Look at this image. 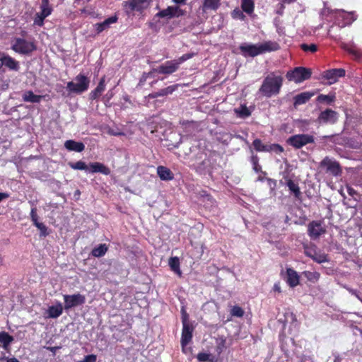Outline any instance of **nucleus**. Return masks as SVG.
<instances>
[{
	"label": "nucleus",
	"mask_w": 362,
	"mask_h": 362,
	"mask_svg": "<svg viewBox=\"0 0 362 362\" xmlns=\"http://www.w3.org/2000/svg\"><path fill=\"white\" fill-rule=\"evenodd\" d=\"M278 43L272 41L259 44L243 43L240 45V49L244 57H254L259 54L279 49Z\"/></svg>",
	"instance_id": "f257e3e1"
},
{
	"label": "nucleus",
	"mask_w": 362,
	"mask_h": 362,
	"mask_svg": "<svg viewBox=\"0 0 362 362\" xmlns=\"http://www.w3.org/2000/svg\"><path fill=\"white\" fill-rule=\"evenodd\" d=\"M282 84L283 78L272 73L264 79L259 91L264 96L271 98L279 93Z\"/></svg>",
	"instance_id": "f03ea898"
},
{
	"label": "nucleus",
	"mask_w": 362,
	"mask_h": 362,
	"mask_svg": "<svg viewBox=\"0 0 362 362\" xmlns=\"http://www.w3.org/2000/svg\"><path fill=\"white\" fill-rule=\"evenodd\" d=\"M11 49L16 53L28 55L36 50L37 47L33 40L22 37H15L11 41Z\"/></svg>",
	"instance_id": "7ed1b4c3"
},
{
	"label": "nucleus",
	"mask_w": 362,
	"mask_h": 362,
	"mask_svg": "<svg viewBox=\"0 0 362 362\" xmlns=\"http://www.w3.org/2000/svg\"><path fill=\"white\" fill-rule=\"evenodd\" d=\"M90 80L83 74L77 75L74 81L67 83L66 88L71 93L77 94L86 91L89 87Z\"/></svg>",
	"instance_id": "20e7f679"
},
{
	"label": "nucleus",
	"mask_w": 362,
	"mask_h": 362,
	"mask_svg": "<svg viewBox=\"0 0 362 362\" xmlns=\"http://www.w3.org/2000/svg\"><path fill=\"white\" fill-rule=\"evenodd\" d=\"M356 19V16L354 12L348 13L344 10H335L334 11V23L341 28L350 25Z\"/></svg>",
	"instance_id": "39448f33"
},
{
	"label": "nucleus",
	"mask_w": 362,
	"mask_h": 362,
	"mask_svg": "<svg viewBox=\"0 0 362 362\" xmlns=\"http://www.w3.org/2000/svg\"><path fill=\"white\" fill-rule=\"evenodd\" d=\"M310 76L311 71L304 67H296L286 74V77L289 81H293L296 83H300L307 80Z\"/></svg>",
	"instance_id": "423d86ee"
},
{
	"label": "nucleus",
	"mask_w": 362,
	"mask_h": 362,
	"mask_svg": "<svg viewBox=\"0 0 362 362\" xmlns=\"http://www.w3.org/2000/svg\"><path fill=\"white\" fill-rule=\"evenodd\" d=\"M320 167L327 173H329L334 176L341 174V168L339 163L334 159L329 157H325L320 164Z\"/></svg>",
	"instance_id": "0eeeda50"
},
{
	"label": "nucleus",
	"mask_w": 362,
	"mask_h": 362,
	"mask_svg": "<svg viewBox=\"0 0 362 362\" xmlns=\"http://www.w3.org/2000/svg\"><path fill=\"white\" fill-rule=\"evenodd\" d=\"M315 141L314 136L310 134H296L288 138V143L296 148H300L308 144H312Z\"/></svg>",
	"instance_id": "6e6552de"
},
{
	"label": "nucleus",
	"mask_w": 362,
	"mask_h": 362,
	"mask_svg": "<svg viewBox=\"0 0 362 362\" xmlns=\"http://www.w3.org/2000/svg\"><path fill=\"white\" fill-rule=\"evenodd\" d=\"M64 309L68 310L74 307L83 305L86 302L83 295L76 293L73 295H64Z\"/></svg>",
	"instance_id": "1a4fd4ad"
},
{
	"label": "nucleus",
	"mask_w": 362,
	"mask_h": 362,
	"mask_svg": "<svg viewBox=\"0 0 362 362\" xmlns=\"http://www.w3.org/2000/svg\"><path fill=\"white\" fill-rule=\"evenodd\" d=\"M178 69L179 66L177 65V62L173 59L167 61L159 66L153 69V71L160 74L170 75L176 72Z\"/></svg>",
	"instance_id": "9d476101"
},
{
	"label": "nucleus",
	"mask_w": 362,
	"mask_h": 362,
	"mask_svg": "<svg viewBox=\"0 0 362 362\" xmlns=\"http://www.w3.org/2000/svg\"><path fill=\"white\" fill-rule=\"evenodd\" d=\"M152 0H129L123 3L124 7L129 8L131 11H136L141 12L148 8Z\"/></svg>",
	"instance_id": "9b49d317"
},
{
	"label": "nucleus",
	"mask_w": 362,
	"mask_h": 362,
	"mask_svg": "<svg viewBox=\"0 0 362 362\" xmlns=\"http://www.w3.org/2000/svg\"><path fill=\"white\" fill-rule=\"evenodd\" d=\"M184 14V12L179 6H168L166 8L159 11L156 16L159 18H173L174 17H179Z\"/></svg>",
	"instance_id": "f8f14e48"
},
{
	"label": "nucleus",
	"mask_w": 362,
	"mask_h": 362,
	"mask_svg": "<svg viewBox=\"0 0 362 362\" xmlns=\"http://www.w3.org/2000/svg\"><path fill=\"white\" fill-rule=\"evenodd\" d=\"M305 254L317 263L328 262L327 255L324 252L317 250L315 247H305Z\"/></svg>",
	"instance_id": "ddd939ff"
},
{
	"label": "nucleus",
	"mask_w": 362,
	"mask_h": 362,
	"mask_svg": "<svg viewBox=\"0 0 362 362\" xmlns=\"http://www.w3.org/2000/svg\"><path fill=\"white\" fill-rule=\"evenodd\" d=\"M308 232L312 239H317L325 233V228L321 222L313 221L308 225Z\"/></svg>",
	"instance_id": "4468645a"
},
{
	"label": "nucleus",
	"mask_w": 362,
	"mask_h": 362,
	"mask_svg": "<svg viewBox=\"0 0 362 362\" xmlns=\"http://www.w3.org/2000/svg\"><path fill=\"white\" fill-rule=\"evenodd\" d=\"M337 119L338 115L335 111L330 109H327L320 113L317 120L320 123L334 124L337 122Z\"/></svg>",
	"instance_id": "2eb2a0df"
},
{
	"label": "nucleus",
	"mask_w": 362,
	"mask_h": 362,
	"mask_svg": "<svg viewBox=\"0 0 362 362\" xmlns=\"http://www.w3.org/2000/svg\"><path fill=\"white\" fill-rule=\"evenodd\" d=\"M345 75V70L343 69H333L324 72L323 78L329 81V84L335 83L339 78Z\"/></svg>",
	"instance_id": "dca6fc26"
},
{
	"label": "nucleus",
	"mask_w": 362,
	"mask_h": 362,
	"mask_svg": "<svg viewBox=\"0 0 362 362\" xmlns=\"http://www.w3.org/2000/svg\"><path fill=\"white\" fill-rule=\"evenodd\" d=\"M193 327L191 325H183L181 337L182 348L185 350V346H187L192 338Z\"/></svg>",
	"instance_id": "f3484780"
},
{
	"label": "nucleus",
	"mask_w": 362,
	"mask_h": 362,
	"mask_svg": "<svg viewBox=\"0 0 362 362\" xmlns=\"http://www.w3.org/2000/svg\"><path fill=\"white\" fill-rule=\"evenodd\" d=\"M63 313V305L60 302H57L55 305L49 306L46 313L47 318H57L59 317Z\"/></svg>",
	"instance_id": "a211bd4d"
},
{
	"label": "nucleus",
	"mask_w": 362,
	"mask_h": 362,
	"mask_svg": "<svg viewBox=\"0 0 362 362\" xmlns=\"http://www.w3.org/2000/svg\"><path fill=\"white\" fill-rule=\"evenodd\" d=\"M220 5V0H204L199 9L202 13H207L209 11H216Z\"/></svg>",
	"instance_id": "6ab92c4d"
},
{
	"label": "nucleus",
	"mask_w": 362,
	"mask_h": 362,
	"mask_svg": "<svg viewBox=\"0 0 362 362\" xmlns=\"http://www.w3.org/2000/svg\"><path fill=\"white\" fill-rule=\"evenodd\" d=\"M88 172L92 173H100L103 175H107L110 173V170L104 164L95 162L90 164Z\"/></svg>",
	"instance_id": "aec40b11"
},
{
	"label": "nucleus",
	"mask_w": 362,
	"mask_h": 362,
	"mask_svg": "<svg viewBox=\"0 0 362 362\" xmlns=\"http://www.w3.org/2000/svg\"><path fill=\"white\" fill-rule=\"evenodd\" d=\"M64 146L67 150L76 152H81L85 148V146L82 142H77L74 140H67L64 143Z\"/></svg>",
	"instance_id": "412c9836"
},
{
	"label": "nucleus",
	"mask_w": 362,
	"mask_h": 362,
	"mask_svg": "<svg viewBox=\"0 0 362 362\" xmlns=\"http://www.w3.org/2000/svg\"><path fill=\"white\" fill-rule=\"evenodd\" d=\"M23 100L24 102H28L32 103H38L41 101L43 96L35 95L31 90H26L23 93L22 95Z\"/></svg>",
	"instance_id": "4be33fe9"
},
{
	"label": "nucleus",
	"mask_w": 362,
	"mask_h": 362,
	"mask_svg": "<svg viewBox=\"0 0 362 362\" xmlns=\"http://www.w3.org/2000/svg\"><path fill=\"white\" fill-rule=\"evenodd\" d=\"M287 283L291 287H295L299 284V276L293 269H288L286 271Z\"/></svg>",
	"instance_id": "5701e85b"
},
{
	"label": "nucleus",
	"mask_w": 362,
	"mask_h": 362,
	"mask_svg": "<svg viewBox=\"0 0 362 362\" xmlns=\"http://www.w3.org/2000/svg\"><path fill=\"white\" fill-rule=\"evenodd\" d=\"M157 173L162 180H171L173 179V174L170 170L166 167L162 165L158 166L157 168Z\"/></svg>",
	"instance_id": "b1692460"
},
{
	"label": "nucleus",
	"mask_w": 362,
	"mask_h": 362,
	"mask_svg": "<svg viewBox=\"0 0 362 362\" xmlns=\"http://www.w3.org/2000/svg\"><path fill=\"white\" fill-rule=\"evenodd\" d=\"M6 66L11 70L18 71L19 69V63L11 57L4 54L3 58V66Z\"/></svg>",
	"instance_id": "393cba45"
},
{
	"label": "nucleus",
	"mask_w": 362,
	"mask_h": 362,
	"mask_svg": "<svg viewBox=\"0 0 362 362\" xmlns=\"http://www.w3.org/2000/svg\"><path fill=\"white\" fill-rule=\"evenodd\" d=\"M105 89V78L103 77L97 87L90 93V99H97Z\"/></svg>",
	"instance_id": "a878e982"
},
{
	"label": "nucleus",
	"mask_w": 362,
	"mask_h": 362,
	"mask_svg": "<svg viewBox=\"0 0 362 362\" xmlns=\"http://www.w3.org/2000/svg\"><path fill=\"white\" fill-rule=\"evenodd\" d=\"M313 95V93L310 92H303L300 94L297 95L294 98V105L298 106L307 103L310 98Z\"/></svg>",
	"instance_id": "bb28decb"
},
{
	"label": "nucleus",
	"mask_w": 362,
	"mask_h": 362,
	"mask_svg": "<svg viewBox=\"0 0 362 362\" xmlns=\"http://www.w3.org/2000/svg\"><path fill=\"white\" fill-rule=\"evenodd\" d=\"M117 21V18L116 16H112L105 20L103 22L100 23L95 24L96 30L98 33L103 32L109 28L110 25L116 23Z\"/></svg>",
	"instance_id": "cd10ccee"
},
{
	"label": "nucleus",
	"mask_w": 362,
	"mask_h": 362,
	"mask_svg": "<svg viewBox=\"0 0 362 362\" xmlns=\"http://www.w3.org/2000/svg\"><path fill=\"white\" fill-rule=\"evenodd\" d=\"M178 85H173L168 86L165 88L161 89L159 91L151 93L149 95L150 98H155L160 96H165L169 94L173 93L177 88Z\"/></svg>",
	"instance_id": "c85d7f7f"
},
{
	"label": "nucleus",
	"mask_w": 362,
	"mask_h": 362,
	"mask_svg": "<svg viewBox=\"0 0 362 362\" xmlns=\"http://www.w3.org/2000/svg\"><path fill=\"white\" fill-rule=\"evenodd\" d=\"M286 186L288 187L289 191L293 194L294 197L297 199H300L301 197V192L300 190V187H298V185L294 181H293L291 179H288L286 181Z\"/></svg>",
	"instance_id": "c756f323"
},
{
	"label": "nucleus",
	"mask_w": 362,
	"mask_h": 362,
	"mask_svg": "<svg viewBox=\"0 0 362 362\" xmlns=\"http://www.w3.org/2000/svg\"><path fill=\"white\" fill-rule=\"evenodd\" d=\"M13 341V337L6 332H0V344L4 349H7L10 344Z\"/></svg>",
	"instance_id": "7c9ffc66"
},
{
	"label": "nucleus",
	"mask_w": 362,
	"mask_h": 362,
	"mask_svg": "<svg viewBox=\"0 0 362 362\" xmlns=\"http://www.w3.org/2000/svg\"><path fill=\"white\" fill-rule=\"evenodd\" d=\"M241 8L246 13L252 14L255 9L254 0H241Z\"/></svg>",
	"instance_id": "2f4dec72"
},
{
	"label": "nucleus",
	"mask_w": 362,
	"mask_h": 362,
	"mask_svg": "<svg viewBox=\"0 0 362 362\" xmlns=\"http://www.w3.org/2000/svg\"><path fill=\"white\" fill-rule=\"evenodd\" d=\"M197 358L199 362H217L218 361L215 356L207 353H199Z\"/></svg>",
	"instance_id": "473e14b6"
},
{
	"label": "nucleus",
	"mask_w": 362,
	"mask_h": 362,
	"mask_svg": "<svg viewBox=\"0 0 362 362\" xmlns=\"http://www.w3.org/2000/svg\"><path fill=\"white\" fill-rule=\"evenodd\" d=\"M107 251V245L105 244H100L92 250L91 254L93 257H100L104 256Z\"/></svg>",
	"instance_id": "72a5a7b5"
},
{
	"label": "nucleus",
	"mask_w": 362,
	"mask_h": 362,
	"mask_svg": "<svg viewBox=\"0 0 362 362\" xmlns=\"http://www.w3.org/2000/svg\"><path fill=\"white\" fill-rule=\"evenodd\" d=\"M236 115L240 118H245L251 115L250 110L245 105H240L234 110Z\"/></svg>",
	"instance_id": "f704fd0d"
},
{
	"label": "nucleus",
	"mask_w": 362,
	"mask_h": 362,
	"mask_svg": "<svg viewBox=\"0 0 362 362\" xmlns=\"http://www.w3.org/2000/svg\"><path fill=\"white\" fill-rule=\"evenodd\" d=\"M169 266L170 267L171 269L177 273V274H181V271L180 269V262L179 259L177 257H173L170 258L169 259Z\"/></svg>",
	"instance_id": "c9c22d12"
},
{
	"label": "nucleus",
	"mask_w": 362,
	"mask_h": 362,
	"mask_svg": "<svg viewBox=\"0 0 362 362\" xmlns=\"http://www.w3.org/2000/svg\"><path fill=\"white\" fill-rule=\"evenodd\" d=\"M69 165L71 168L74 170H81L88 171V167L86 164L85 162L79 160L76 163H69Z\"/></svg>",
	"instance_id": "e433bc0d"
},
{
	"label": "nucleus",
	"mask_w": 362,
	"mask_h": 362,
	"mask_svg": "<svg viewBox=\"0 0 362 362\" xmlns=\"http://www.w3.org/2000/svg\"><path fill=\"white\" fill-rule=\"evenodd\" d=\"M226 349V339L220 337L216 340V351L218 355H220Z\"/></svg>",
	"instance_id": "4c0bfd02"
},
{
	"label": "nucleus",
	"mask_w": 362,
	"mask_h": 362,
	"mask_svg": "<svg viewBox=\"0 0 362 362\" xmlns=\"http://www.w3.org/2000/svg\"><path fill=\"white\" fill-rule=\"evenodd\" d=\"M254 148L257 151H268L269 148L267 146L264 145L259 139H255L253 141Z\"/></svg>",
	"instance_id": "58836bf2"
},
{
	"label": "nucleus",
	"mask_w": 362,
	"mask_h": 362,
	"mask_svg": "<svg viewBox=\"0 0 362 362\" xmlns=\"http://www.w3.org/2000/svg\"><path fill=\"white\" fill-rule=\"evenodd\" d=\"M231 16L234 19H238L241 21H244L245 19V16L244 15L243 11L238 8H235L231 12Z\"/></svg>",
	"instance_id": "ea45409f"
},
{
	"label": "nucleus",
	"mask_w": 362,
	"mask_h": 362,
	"mask_svg": "<svg viewBox=\"0 0 362 362\" xmlns=\"http://www.w3.org/2000/svg\"><path fill=\"white\" fill-rule=\"evenodd\" d=\"M334 100V95H323L321 94L317 97V101L320 103L325 102L327 103H331Z\"/></svg>",
	"instance_id": "a19ab883"
},
{
	"label": "nucleus",
	"mask_w": 362,
	"mask_h": 362,
	"mask_svg": "<svg viewBox=\"0 0 362 362\" xmlns=\"http://www.w3.org/2000/svg\"><path fill=\"white\" fill-rule=\"evenodd\" d=\"M195 55V54L194 52H192V53H187V54H185L183 55H182L180 57H179L178 59H175V62H177V65L180 66V65L181 64H182L183 62H185V61L192 58Z\"/></svg>",
	"instance_id": "79ce46f5"
},
{
	"label": "nucleus",
	"mask_w": 362,
	"mask_h": 362,
	"mask_svg": "<svg viewBox=\"0 0 362 362\" xmlns=\"http://www.w3.org/2000/svg\"><path fill=\"white\" fill-rule=\"evenodd\" d=\"M52 8L49 5H41V11L40 13L42 18H46L51 14Z\"/></svg>",
	"instance_id": "37998d69"
},
{
	"label": "nucleus",
	"mask_w": 362,
	"mask_h": 362,
	"mask_svg": "<svg viewBox=\"0 0 362 362\" xmlns=\"http://www.w3.org/2000/svg\"><path fill=\"white\" fill-rule=\"evenodd\" d=\"M334 11L335 10H332L330 9L329 8L327 7L325 5V7L322 8V11H321V15L322 16H326V17H328V16H330V18L332 19H334Z\"/></svg>",
	"instance_id": "c03bdc74"
},
{
	"label": "nucleus",
	"mask_w": 362,
	"mask_h": 362,
	"mask_svg": "<svg viewBox=\"0 0 362 362\" xmlns=\"http://www.w3.org/2000/svg\"><path fill=\"white\" fill-rule=\"evenodd\" d=\"M230 313L233 316L241 317L244 314V311L240 307L234 306L231 309Z\"/></svg>",
	"instance_id": "a18cd8bd"
},
{
	"label": "nucleus",
	"mask_w": 362,
	"mask_h": 362,
	"mask_svg": "<svg viewBox=\"0 0 362 362\" xmlns=\"http://www.w3.org/2000/svg\"><path fill=\"white\" fill-rule=\"evenodd\" d=\"M305 276L310 281H317L320 278L318 272H305Z\"/></svg>",
	"instance_id": "49530a36"
},
{
	"label": "nucleus",
	"mask_w": 362,
	"mask_h": 362,
	"mask_svg": "<svg viewBox=\"0 0 362 362\" xmlns=\"http://www.w3.org/2000/svg\"><path fill=\"white\" fill-rule=\"evenodd\" d=\"M155 73L154 71H153V69L148 72V73H144L141 78H140V81H139V86H143L144 83L146 82V81L151 77L153 76V74Z\"/></svg>",
	"instance_id": "de8ad7c7"
},
{
	"label": "nucleus",
	"mask_w": 362,
	"mask_h": 362,
	"mask_svg": "<svg viewBox=\"0 0 362 362\" xmlns=\"http://www.w3.org/2000/svg\"><path fill=\"white\" fill-rule=\"evenodd\" d=\"M301 47L304 51H310L311 52H315L317 49V46L314 44H311V45L303 44L301 45Z\"/></svg>",
	"instance_id": "09e8293b"
},
{
	"label": "nucleus",
	"mask_w": 362,
	"mask_h": 362,
	"mask_svg": "<svg viewBox=\"0 0 362 362\" xmlns=\"http://www.w3.org/2000/svg\"><path fill=\"white\" fill-rule=\"evenodd\" d=\"M181 313H182V325H189V323L188 322L189 316H188V314L186 313V310H185L184 308H182Z\"/></svg>",
	"instance_id": "8fccbe9b"
},
{
	"label": "nucleus",
	"mask_w": 362,
	"mask_h": 362,
	"mask_svg": "<svg viewBox=\"0 0 362 362\" xmlns=\"http://www.w3.org/2000/svg\"><path fill=\"white\" fill-rule=\"evenodd\" d=\"M45 18H42V16L37 13L34 20V23L37 25L42 26L43 25V21Z\"/></svg>",
	"instance_id": "3c124183"
},
{
	"label": "nucleus",
	"mask_w": 362,
	"mask_h": 362,
	"mask_svg": "<svg viewBox=\"0 0 362 362\" xmlns=\"http://www.w3.org/2000/svg\"><path fill=\"white\" fill-rule=\"evenodd\" d=\"M30 217L33 224H35L36 222H38V216L37 215L36 208H32L30 211Z\"/></svg>",
	"instance_id": "603ef678"
},
{
	"label": "nucleus",
	"mask_w": 362,
	"mask_h": 362,
	"mask_svg": "<svg viewBox=\"0 0 362 362\" xmlns=\"http://www.w3.org/2000/svg\"><path fill=\"white\" fill-rule=\"evenodd\" d=\"M34 225L41 231L43 235H46L47 227L42 223L36 222Z\"/></svg>",
	"instance_id": "864d4df0"
},
{
	"label": "nucleus",
	"mask_w": 362,
	"mask_h": 362,
	"mask_svg": "<svg viewBox=\"0 0 362 362\" xmlns=\"http://www.w3.org/2000/svg\"><path fill=\"white\" fill-rule=\"evenodd\" d=\"M85 362H95L96 361V356L94 354L87 355L84 358Z\"/></svg>",
	"instance_id": "5fc2aeb1"
},
{
	"label": "nucleus",
	"mask_w": 362,
	"mask_h": 362,
	"mask_svg": "<svg viewBox=\"0 0 362 362\" xmlns=\"http://www.w3.org/2000/svg\"><path fill=\"white\" fill-rule=\"evenodd\" d=\"M348 291L351 295L356 296L359 300H361L362 296H361L357 291L352 288H348Z\"/></svg>",
	"instance_id": "6e6d98bb"
},
{
	"label": "nucleus",
	"mask_w": 362,
	"mask_h": 362,
	"mask_svg": "<svg viewBox=\"0 0 362 362\" xmlns=\"http://www.w3.org/2000/svg\"><path fill=\"white\" fill-rule=\"evenodd\" d=\"M270 148H271L272 150H273V151H274L277 152V153H281V152H283V151H284V148H283L281 146H279V145H278V144L274 145V146H273L272 147H271Z\"/></svg>",
	"instance_id": "4d7b16f0"
},
{
	"label": "nucleus",
	"mask_w": 362,
	"mask_h": 362,
	"mask_svg": "<svg viewBox=\"0 0 362 362\" xmlns=\"http://www.w3.org/2000/svg\"><path fill=\"white\" fill-rule=\"evenodd\" d=\"M346 190H347L348 194L349 195H351V197H354L355 195H357L356 191L351 187H347Z\"/></svg>",
	"instance_id": "13d9d810"
},
{
	"label": "nucleus",
	"mask_w": 362,
	"mask_h": 362,
	"mask_svg": "<svg viewBox=\"0 0 362 362\" xmlns=\"http://www.w3.org/2000/svg\"><path fill=\"white\" fill-rule=\"evenodd\" d=\"M267 181H268L269 185L270 186L271 188L274 187L276 186V181L275 180H272L270 178H268Z\"/></svg>",
	"instance_id": "bf43d9fd"
},
{
	"label": "nucleus",
	"mask_w": 362,
	"mask_h": 362,
	"mask_svg": "<svg viewBox=\"0 0 362 362\" xmlns=\"http://www.w3.org/2000/svg\"><path fill=\"white\" fill-rule=\"evenodd\" d=\"M261 166L259 165V164H255V165H253V170L256 172V173H259L261 171Z\"/></svg>",
	"instance_id": "052dcab7"
},
{
	"label": "nucleus",
	"mask_w": 362,
	"mask_h": 362,
	"mask_svg": "<svg viewBox=\"0 0 362 362\" xmlns=\"http://www.w3.org/2000/svg\"><path fill=\"white\" fill-rule=\"evenodd\" d=\"M8 197V194L6 193L0 192V202L4 199Z\"/></svg>",
	"instance_id": "680f3d73"
},
{
	"label": "nucleus",
	"mask_w": 362,
	"mask_h": 362,
	"mask_svg": "<svg viewBox=\"0 0 362 362\" xmlns=\"http://www.w3.org/2000/svg\"><path fill=\"white\" fill-rule=\"evenodd\" d=\"M187 0H173L177 4H185Z\"/></svg>",
	"instance_id": "e2e57ef3"
},
{
	"label": "nucleus",
	"mask_w": 362,
	"mask_h": 362,
	"mask_svg": "<svg viewBox=\"0 0 362 362\" xmlns=\"http://www.w3.org/2000/svg\"><path fill=\"white\" fill-rule=\"evenodd\" d=\"M252 164L253 165H255V164H258V158L257 156H252Z\"/></svg>",
	"instance_id": "0e129e2a"
},
{
	"label": "nucleus",
	"mask_w": 362,
	"mask_h": 362,
	"mask_svg": "<svg viewBox=\"0 0 362 362\" xmlns=\"http://www.w3.org/2000/svg\"><path fill=\"white\" fill-rule=\"evenodd\" d=\"M5 53L0 52V68L3 66V58Z\"/></svg>",
	"instance_id": "69168bd1"
},
{
	"label": "nucleus",
	"mask_w": 362,
	"mask_h": 362,
	"mask_svg": "<svg viewBox=\"0 0 362 362\" xmlns=\"http://www.w3.org/2000/svg\"><path fill=\"white\" fill-rule=\"evenodd\" d=\"M112 96H113V93H112V91H109V92L106 94V95H105V97L107 98V100L111 99Z\"/></svg>",
	"instance_id": "338daca9"
},
{
	"label": "nucleus",
	"mask_w": 362,
	"mask_h": 362,
	"mask_svg": "<svg viewBox=\"0 0 362 362\" xmlns=\"http://www.w3.org/2000/svg\"><path fill=\"white\" fill-rule=\"evenodd\" d=\"M7 362H19V361L16 358H11L8 359Z\"/></svg>",
	"instance_id": "774afa93"
}]
</instances>
